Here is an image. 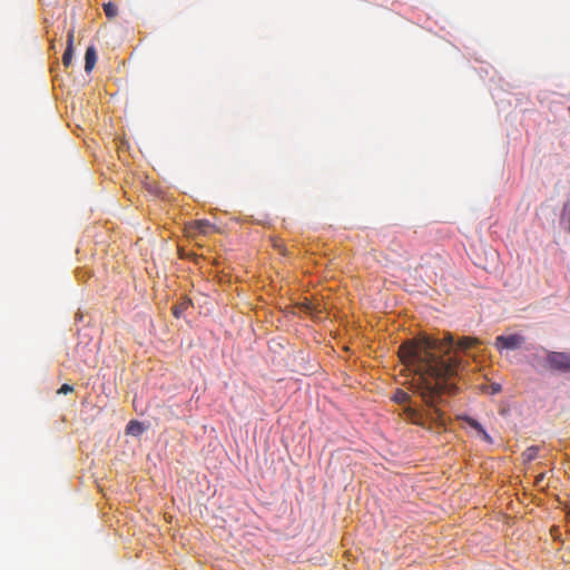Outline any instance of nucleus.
I'll list each match as a JSON object with an SVG mask.
<instances>
[{
	"label": "nucleus",
	"instance_id": "f257e3e1",
	"mask_svg": "<svg viewBox=\"0 0 570 570\" xmlns=\"http://www.w3.org/2000/svg\"><path fill=\"white\" fill-rule=\"evenodd\" d=\"M435 343H403L399 348V357L414 374L410 390L421 399L422 404H411V394L396 390L392 400L404 404L403 415L411 423L432 432L445 430L448 417L444 406L449 397L459 392V386L449 381L455 367L450 360H442Z\"/></svg>",
	"mask_w": 570,
	"mask_h": 570
},
{
	"label": "nucleus",
	"instance_id": "f03ea898",
	"mask_svg": "<svg viewBox=\"0 0 570 570\" xmlns=\"http://www.w3.org/2000/svg\"><path fill=\"white\" fill-rule=\"evenodd\" d=\"M424 341H430V342L435 343V345H438L436 346L438 350H440V351H438L439 352L438 354H441L440 357L442 360H446V361H448V358L450 360V362L455 367V373H453L450 381L458 385L456 377L461 370V358L459 356V352L466 351V350L473 347L478 343V340L474 337H462L458 343H454L453 337L450 334H448L444 340L423 337L419 341H411L410 343H422Z\"/></svg>",
	"mask_w": 570,
	"mask_h": 570
},
{
	"label": "nucleus",
	"instance_id": "7ed1b4c3",
	"mask_svg": "<svg viewBox=\"0 0 570 570\" xmlns=\"http://www.w3.org/2000/svg\"><path fill=\"white\" fill-rule=\"evenodd\" d=\"M546 353L543 366L550 371L570 373V353L553 352L541 348Z\"/></svg>",
	"mask_w": 570,
	"mask_h": 570
},
{
	"label": "nucleus",
	"instance_id": "20e7f679",
	"mask_svg": "<svg viewBox=\"0 0 570 570\" xmlns=\"http://www.w3.org/2000/svg\"><path fill=\"white\" fill-rule=\"evenodd\" d=\"M524 343V337L520 334L500 335L495 337L494 346L498 351L517 350Z\"/></svg>",
	"mask_w": 570,
	"mask_h": 570
},
{
	"label": "nucleus",
	"instance_id": "39448f33",
	"mask_svg": "<svg viewBox=\"0 0 570 570\" xmlns=\"http://www.w3.org/2000/svg\"><path fill=\"white\" fill-rule=\"evenodd\" d=\"M73 39H75V30L70 29L67 35V48L62 56V65L68 68L72 63L73 58Z\"/></svg>",
	"mask_w": 570,
	"mask_h": 570
},
{
	"label": "nucleus",
	"instance_id": "423d86ee",
	"mask_svg": "<svg viewBox=\"0 0 570 570\" xmlns=\"http://www.w3.org/2000/svg\"><path fill=\"white\" fill-rule=\"evenodd\" d=\"M96 61H97L96 49L94 46H90L87 48L86 53H85V70L87 72H90L94 69Z\"/></svg>",
	"mask_w": 570,
	"mask_h": 570
},
{
	"label": "nucleus",
	"instance_id": "0eeeda50",
	"mask_svg": "<svg viewBox=\"0 0 570 570\" xmlns=\"http://www.w3.org/2000/svg\"><path fill=\"white\" fill-rule=\"evenodd\" d=\"M541 448L540 446H529L528 449H525L523 452H522V459L524 462H531L533 460H537V459H543V455L540 454L541 452Z\"/></svg>",
	"mask_w": 570,
	"mask_h": 570
},
{
	"label": "nucleus",
	"instance_id": "6e6552de",
	"mask_svg": "<svg viewBox=\"0 0 570 570\" xmlns=\"http://www.w3.org/2000/svg\"><path fill=\"white\" fill-rule=\"evenodd\" d=\"M145 432V426L141 422L132 420L126 426V433L132 436H139Z\"/></svg>",
	"mask_w": 570,
	"mask_h": 570
},
{
	"label": "nucleus",
	"instance_id": "1a4fd4ad",
	"mask_svg": "<svg viewBox=\"0 0 570 570\" xmlns=\"http://www.w3.org/2000/svg\"><path fill=\"white\" fill-rule=\"evenodd\" d=\"M193 227L200 234H207L214 226L207 220H196L193 223Z\"/></svg>",
	"mask_w": 570,
	"mask_h": 570
},
{
	"label": "nucleus",
	"instance_id": "9d476101",
	"mask_svg": "<svg viewBox=\"0 0 570 570\" xmlns=\"http://www.w3.org/2000/svg\"><path fill=\"white\" fill-rule=\"evenodd\" d=\"M469 424L479 432L480 435H482V438L487 441V442H491V438L490 435L485 432V430L482 428V425L476 421V420H473V419H470L469 421Z\"/></svg>",
	"mask_w": 570,
	"mask_h": 570
},
{
	"label": "nucleus",
	"instance_id": "9b49d317",
	"mask_svg": "<svg viewBox=\"0 0 570 570\" xmlns=\"http://www.w3.org/2000/svg\"><path fill=\"white\" fill-rule=\"evenodd\" d=\"M104 11L108 18H114L117 16L118 9L116 4L108 2L104 4Z\"/></svg>",
	"mask_w": 570,
	"mask_h": 570
},
{
	"label": "nucleus",
	"instance_id": "f8f14e48",
	"mask_svg": "<svg viewBox=\"0 0 570 570\" xmlns=\"http://www.w3.org/2000/svg\"><path fill=\"white\" fill-rule=\"evenodd\" d=\"M188 306V303L187 302H183L180 303L179 305H176L173 307V314L175 317L179 318L180 315L183 314V312L187 308Z\"/></svg>",
	"mask_w": 570,
	"mask_h": 570
},
{
	"label": "nucleus",
	"instance_id": "ddd939ff",
	"mask_svg": "<svg viewBox=\"0 0 570 570\" xmlns=\"http://www.w3.org/2000/svg\"><path fill=\"white\" fill-rule=\"evenodd\" d=\"M562 219H567V222H570V200H568L562 208Z\"/></svg>",
	"mask_w": 570,
	"mask_h": 570
},
{
	"label": "nucleus",
	"instance_id": "4468645a",
	"mask_svg": "<svg viewBox=\"0 0 570 570\" xmlns=\"http://www.w3.org/2000/svg\"><path fill=\"white\" fill-rule=\"evenodd\" d=\"M73 391V387L69 384H62L61 387L58 390L59 394H67L71 393Z\"/></svg>",
	"mask_w": 570,
	"mask_h": 570
},
{
	"label": "nucleus",
	"instance_id": "2eb2a0df",
	"mask_svg": "<svg viewBox=\"0 0 570 570\" xmlns=\"http://www.w3.org/2000/svg\"><path fill=\"white\" fill-rule=\"evenodd\" d=\"M491 387H492V393H498L501 391L500 384H492Z\"/></svg>",
	"mask_w": 570,
	"mask_h": 570
},
{
	"label": "nucleus",
	"instance_id": "dca6fc26",
	"mask_svg": "<svg viewBox=\"0 0 570 570\" xmlns=\"http://www.w3.org/2000/svg\"><path fill=\"white\" fill-rule=\"evenodd\" d=\"M533 363L534 364H539L540 363V357L538 355L533 356Z\"/></svg>",
	"mask_w": 570,
	"mask_h": 570
},
{
	"label": "nucleus",
	"instance_id": "f3484780",
	"mask_svg": "<svg viewBox=\"0 0 570 570\" xmlns=\"http://www.w3.org/2000/svg\"><path fill=\"white\" fill-rule=\"evenodd\" d=\"M543 479V474H539L537 476V484H539L541 482V480Z\"/></svg>",
	"mask_w": 570,
	"mask_h": 570
},
{
	"label": "nucleus",
	"instance_id": "a211bd4d",
	"mask_svg": "<svg viewBox=\"0 0 570 570\" xmlns=\"http://www.w3.org/2000/svg\"><path fill=\"white\" fill-rule=\"evenodd\" d=\"M567 517H568V519L570 520V509H569V510H568V512H567Z\"/></svg>",
	"mask_w": 570,
	"mask_h": 570
},
{
	"label": "nucleus",
	"instance_id": "6ab92c4d",
	"mask_svg": "<svg viewBox=\"0 0 570 570\" xmlns=\"http://www.w3.org/2000/svg\"><path fill=\"white\" fill-rule=\"evenodd\" d=\"M568 109H569V111H570V105H569V108H568Z\"/></svg>",
	"mask_w": 570,
	"mask_h": 570
}]
</instances>
